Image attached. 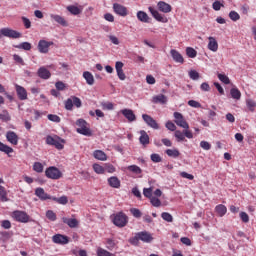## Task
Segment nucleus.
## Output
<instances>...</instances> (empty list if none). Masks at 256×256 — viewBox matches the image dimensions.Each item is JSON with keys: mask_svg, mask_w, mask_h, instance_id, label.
Segmentation results:
<instances>
[{"mask_svg": "<svg viewBox=\"0 0 256 256\" xmlns=\"http://www.w3.org/2000/svg\"><path fill=\"white\" fill-rule=\"evenodd\" d=\"M153 239V234H151V232L141 231L137 232L134 237L129 238L128 241L130 245L139 247L140 241H142V243H152Z\"/></svg>", "mask_w": 256, "mask_h": 256, "instance_id": "1", "label": "nucleus"}, {"mask_svg": "<svg viewBox=\"0 0 256 256\" xmlns=\"http://www.w3.org/2000/svg\"><path fill=\"white\" fill-rule=\"evenodd\" d=\"M174 123L184 129V135L187 139H193V132L189 130V123L185 120V117L180 112H174Z\"/></svg>", "mask_w": 256, "mask_h": 256, "instance_id": "2", "label": "nucleus"}, {"mask_svg": "<svg viewBox=\"0 0 256 256\" xmlns=\"http://www.w3.org/2000/svg\"><path fill=\"white\" fill-rule=\"evenodd\" d=\"M112 223L116 227H126L127 223H129V217L124 212H117L116 214H113L112 216Z\"/></svg>", "mask_w": 256, "mask_h": 256, "instance_id": "3", "label": "nucleus"}, {"mask_svg": "<svg viewBox=\"0 0 256 256\" xmlns=\"http://www.w3.org/2000/svg\"><path fill=\"white\" fill-rule=\"evenodd\" d=\"M76 125L78 127L77 133H79L80 135H85L86 137H91V129L89 128V124L87 123V121H85V119H78L76 121Z\"/></svg>", "mask_w": 256, "mask_h": 256, "instance_id": "4", "label": "nucleus"}, {"mask_svg": "<svg viewBox=\"0 0 256 256\" xmlns=\"http://www.w3.org/2000/svg\"><path fill=\"white\" fill-rule=\"evenodd\" d=\"M63 143H65V140L61 139V137L59 136H47L46 137V144L47 145H52L53 147H55L56 149H58L59 151H61V149H63L65 146L63 145Z\"/></svg>", "mask_w": 256, "mask_h": 256, "instance_id": "5", "label": "nucleus"}, {"mask_svg": "<svg viewBox=\"0 0 256 256\" xmlns=\"http://www.w3.org/2000/svg\"><path fill=\"white\" fill-rule=\"evenodd\" d=\"M45 175L48 179H53L57 181L58 179H61L63 177V173L59 168L55 166H50L45 170Z\"/></svg>", "mask_w": 256, "mask_h": 256, "instance_id": "6", "label": "nucleus"}, {"mask_svg": "<svg viewBox=\"0 0 256 256\" xmlns=\"http://www.w3.org/2000/svg\"><path fill=\"white\" fill-rule=\"evenodd\" d=\"M12 217L18 223H29V220L31 219V217L29 216V214H27V212L21 211V210L14 211L12 213Z\"/></svg>", "mask_w": 256, "mask_h": 256, "instance_id": "7", "label": "nucleus"}, {"mask_svg": "<svg viewBox=\"0 0 256 256\" xmlns=\"http://www.w3.org/2000/svg\"><path fill=\"white\" fill-rule=\"evenodd\" d=\"M1 35L3 37H8L9 39H20L21 32H17V30H13L11 28H2Z\"/></svg>", "mask_w": 256, "mask_h": 256, "instance_id": "8", "label": "nucleus"}, {"mask_svg": "<svg viewBox=\"0 0 256 256\" xmlns=\"http://www.w3.org/2000/svg\"><path fill=\"white\" fill-rule=\"evenodd\" d=\"M148 10L151 13L152 17H154V19H156V21H158L159 23H168L169 22V19H167V17H165V15L159 13V11H157L155 8L150 6L148 8Z\"/></svg>", "mask_w": 256, "mask_h": 256, "instance_id": "9", "label": "nucleus"}, {"mask_svg": "<svg viewBox=\"0 0 256 256\" xmlns=\"http://www.w3.org/2000/svg\"><path fill=\"white\" fill-rule=\"evenodd\" d=\"M113 11L114 13H116V15H119L120 17H127L129 15V10L127 9V7L119 3L113 4Z\"/></svg>", "mask_w": 256, "mask_h": 256, "instance_id": "10", "label": "nucleus"}, {"mask_svg": "<svg viewBox=\"0 0 256 256\" xmlns=\"http://www.w3.org/2000/svg\"><path fill=\"white\" fill-rule=\"evenodd\" d=\"M15 91H16V95L20 101H27L28 94H27V89H25V87H23L19 84H15Z\"/></svg>", "mask_w": 256, "mask_h": 256, "instance_id": "11", "label": "nucleus"}, {"mask_svg": "<svg viewBox=\"0 0 256 256\" xmlns=\"http://www.w3.org/2000/svg\"><path fill=\"white\" fill-rule=\"evenodd\" d=\"M52 241L56 245H67V244H69L68 236H65L63 234H55L54 236H52Z\"/></svg>", "mask_w": 256, "mask_h": 256, "instance_id": "12", "label": "nucleus"}, {"mask_svg": "<svg viewBox=\"0 0 256 256\" xmlns=\"http://www.w3.org/2000/svg\"><path fill=\"white\" fill-rule=\"evenodd\" d=\"M142 119L148 127H151L152 129H159V124L149 114H143Z\"/></svg>", "mask_w": 256, "mask_h": 256, "instance_id": "13", "label": "nucleus"}, {"mask_svg": "<svg viewBox=\"0 0 256 256\" xmlns=\"http://www.w3.org/2000/svg\"><path fill=\"white\" fill-rule=\"evenodd\" d=\"M53 45V42H49L47 40H40L38 42V51L39 53H49V47Z\"/></svg>", "mask_w": 256, "mask_h": 256, "instance_id": "14", "label": "nucleus"}, {"mask_svg": "<svg viewBox=\"0 0 256 256\" xmlns=\"http://www.w3.org/2000/svg\"><path fill=\"white\" fill-rule=\"evenodd\" d=\"M35 195L40 199V201H47V199H53L51 195L45 192V189L39 187L35 189Z\"/></svg>", "mask_w": 256, "mask_h": 256, "instance_id": "15", "label": "nucleus"}, {"mask_svg": "<svg viewBox=\"0 0 256 256\" xmlns=\"http://www.w3.org/2000/svg\"><path fill=\"white\" fill-rule=\"evenodd\" d=\"M170 55L175 63H180V65L185 63V58H183V55H181L179 51L172 49L170 50Z\"/></svg>", "mask_w": 256, "mask_h": 256, "instance_id": "16", "label": "nucleus"}, {"mask_svg": "<svg viewBox=\"0 0 256 256\" xmlns=\"http://www.w3.org/2000/svg\"><path fill=\"white\" fill-rule=\"evenodd\" d=\"M6 139L8 143H11V145H18L19 143V136L13 131H8L6 133Z\"/></svg>", "mask_w": 256, "mask_h": 256, "instance_id": "17", "label": "nucleus"}, {"mask_svg": "<svg viewBox=\"0 0 256 256\" xmlns=\"http://www.w3.org/2000/svg\"><path fill=\"white\" fill-rule=\"evenodd\" d=\"M157 7L161 13H171V11H173V7L165 1H159Z\"/></svg>", "mask_w": 256, "mask_h": 256, "instance_id": "18", "label": "nucleus"}, {"mask_svg": "<svg viewBox=\"0 0 256 256\" xmlns=\"http://www.w3.org/2000/svg\"><path fill=\"white\" fill-rule=\"evenodd\" d=\"M121 113L130 123L137 120V116H135V113L131 109H123Z\"/></svg>", "mask_w": 256, "mask_h": 256, "instance_id": "19", "label": "nucleus"}, {"mask_svg": "<svg viewBox=\"0 0 256 256\" xmlns=\"http://www.w3.org/2000/svg\"><path fill=\"white\" fill-rule=\"evenodd\" d=\"M208 49L210 51H213V53H217L218 49H219V43H217V40L215 39V37L210 36L208 38Z\"/></svg>", "mask_w": 256, "mask_h": 256, "instance_id": "20", "label": "nucleus"}, {"mask_svg": "<svg viewBox=\"0 0 256 256\" xmlns=\"http://www.w3.org/2000/svg\"><path fill=\"white\" fill-rule=\"evenodd\" d=\"M38 77L40 79H50L51 78V72L45 68L44 66L40 67L37 72Z\"/></svg>", "mask_w": 256, "mask_h": 256, "instance_id": "21", "label": "nucleus"}, {"mask_svg": "<svg viewBox=\"0 0 256 256\" xmlns=\"http://www.w3.org/2000/svg\"><path fill=\"white\" fill-rule=\"evenodd\" d=\"M108 185L113 189H119L121 187V180L117 176H111L108 178Z\"/></svg>", "mask_w": 256, "mask_h": 256, "instance_id": "22", "label": "nucleus"}, {"mask_svg": "<svg viewBox=\"0 0 256 256\" xmlns=\"http://www.w3.org/2000/svg\"><path fill=\"white\" fill-rule=\"evenodd\" d=\"M62 221H63V223L68 225V227H70V229H75V227L79 226V221L75 218L64 217V218H62Z\"/></svg>", "mask_w": 256, "mask_h": 256, "instance_id": "23", "label": "nucleus"}, {"mask_svg": "<svg viewBox=\"0 0 256 256\" xmlns=\"http://www.w3.org/2000/svg\"><path fill=\"white\" fill-rule=\"evenodd\" d=\"M50 17L58 23V25H61L62 27H67L69 24L67 23V20H65L61 15L57 14H51Z\"/></svg>", "mask_w": 256, "mask_h": 256, "instance_id": "24", "label": "nucleus"}, {"mask_svg": "<svg viewBox=\"0 0 256 256\" xmlns=\"http://www.w3.org/2000/svg\"><path fill=\"white\" fill-rule=\"evenodd\" d=\"M94 159H97L98 161H107V154L103 152V150H95L93 152Z\"/></svg>", "mask_w": 256, "mask_h": 256, "instance_id": "25", "label": "nucleus"}, {"mask_svg": "<svg viewBox=\"0 0 256 256\" xmlns=\"http://www.w3.org/2000/svg\"><path fill=\"white\" fill-rule=\"evenodd\" d=\"M153 103H160V105H166L167 103V96L163 94L156 95L152 98Z\"/></svg>", "mask_w": 256, "mask_h": 256, "instance_id": "26", "label": "nucleus"}, {"mask_svg": "<svg viewBox=\"0 0 256 256\" xmlns=\"http://www.w3.org/2000/svg\"><path fill=\"white\" fill-rule=\"evenodd\" d=\"M215 211L218 217H225V215L227 214V206L219 204L215 207Z\"/></svg>", "mask_w": 256, "mask_h": 256, "instance_id": "27", "label": "nucleus"}, {"mask_svg": "<svg viewBox=\"0 0 256 256\" xmlns=\"http://www.w3.org/2000/svg\"><path fill=\"white\" fill-rule=\"evenodd\" d=\"M83 77L87 83V85H94L95 84V77H93V74L89 71L83 72Z\"/></svg>", "mask_w": 256, "mask_h": 256, "instance_id": "28", "label": "nucleus"}, {"mask_svg": "<svg viewBox=\"0 0 256 256\" xmlns=\"http://www.w3.org/2000/svg\"><path fill=\"white\" fill-rule=\"evenodd\" d=\"M140 135L139 141L141 145H149V134L145 130H141Z\"/></svg>", "mask_w": 256, "mask_h": 256, "instance_id": "29", "label": "nucleus"}, {"mask_svg": "<svg viewBox=\"0 0 256 256\" xmlns=\"http://www.w3.org/2000/svg\"><path fill=\"white\" fill-rule=\"evenodd\" d=\"M67 11H69L71 15H81L83 10L78 6L70 5V6H67Z\"/></svg>", "mask_w": 256, "mask_h": 256, "instance_id": "30", "label": "nucleus"}, {"mask_svg": "<svg viewBox=\"0 0 256 256\" xmlns=\"http://www.w3.org/2000/svg\"><path fill=\"white\" fill-rule=\"evenodd\" d=\"M165 153L168 155V157H172L173 159H177V157L181 155V152H179L177 148L167 149Z\"/></svg>", "mask_w": 256, "mask_h": 256, "instance_id": "31", "label": "nucleus"}, {"mask_svg": "<svg viewBox=\"0 0 256 256\" xmlns=\"http://www.w3.org/2000/svg\"><path fill=\"white\" fill-rule=\"evenodd\" d=\"M137 19H138V21H141L142 23H149V15H147L143 11L137 12Z\"/></svg>", "mask_w": 256, "mask_h": 256, "instance_id": "32", "label": "nucleus"}, {"mask_svg": "<svg viewBox=\"0 0 256 256\" xmlns=\"http://www.w3.org/2000/svg\"><path fill=\"white\" fill-rule=\"evenodd\" d=\"M0 201H2V203H7V201H9V198L7 197V189H5V187L1 185H0Z\"/></svg>", "mask_w": 256, "mask_h": 256, "instance_id": "33", "label": "nucleus"}, {"mask_svg": "<svg viewBox=\"0 0 256 256\" xmlns=\"http://www.w3.org/2000/svg\"><path fill=\"white\" fill-rule=\"evenodd\" d=\"M230 95L232 99H235L236 101H239V99H241V91L238 88H231Z\"/></svg>", "mask_w": 256, "mask_h": 256, "instance_id": "34", "label": "nucleus"}, {"mask_svg": "<svg viewBox=\"0 0 256 256\" xmlns=\"http://www.w3.org/2000/svg\"><path fill=\"white\" fill-rule=\"evenodd\" d=\"M0 121H3L4 123H9V121H11L9 111L3 110L2 113H0Z\"/></svg>", "mask_w": 256, "mask_h": 256, "instance_id": "35", "label": "nucleus"}, {"mask_svg": "<svg viewBox=\"0 0 256 256\" xmlns=\"http://www.w3.org/2000/svg\"><path fill=\"white\" fill-rule=\"evenodd\" d=\"M52 201H55L59 205H67V203H69V198H67V196H61L60 198L52 197Z\"/></svg>", "mask_w": 256, "mask_h": 256, "instance_id": "36", "label": "nucleus"}, {"mask_svg": "<svg viewBox=\"0 0 256 256\" xmlns=\"http://www.w3.org/2000/svg\"><path fill=\"white\" fill-rule=\"evenodd\" d=\"M128 171H130L131 173H134L135 175H141V173H143V170L141 169V167L137 166V165H130L127 167Z\"/></svg>", "mask_w": 256, "mask_h": 256, "instance_id": "37", "label": "nucleus"}, {"mask_svg": "<svg viewBox=\"0 0 256 256\" xmlns=\"http://www.w3.org/2000/svg\"><path fill=\"white\" fill-rule=\"evenodd\" d=\"M101 107L103 111H113L115 109L113 102H101Z\"/></svg>", "mask_w": 256, "mask_h": 256, "instance_id": "38", "label": "nucleus"}, {"mask_svg": "<svg viewBox=\"0 0 256 256\" xmlns=\"http://www.w3.org/2000/svg\"><path fill=\"white\" fill-rule=\"evenodd\" d=\"M0 151L9 156L10 153H13V148L7 146V144H3V142H0Z\"/></svg>", "mask_w": 256, "mask_h": 256, "instance_id": "39", "label": "nucleus"}, {"mask_svg": "<svg viewBox=\"0 0 256 256\" xmlns=\"http://www.w3.org/2000/svg\"><path fill=\"white\" fill-rule=\"evenodd\" d=\"M16 49H23L24 51H31V43L29 42H22L19 45L14 46Z\"/></svg>", "mask_w": 256, "mask_h": 256, "instance_id": "40", "label": "nucleus"}, {"mask_svg": "<svg viewBox=\"0 0 256 256\" xmlns=\"http://www.w3.org/2000/svg\"><path fill=\"white\" fill-rule=\"evenodd\" d=\"M186 55H187V57H190V59H195V57H197V50H195L192 47H187Z\"/></svg>", "mask_w": 256, "mask_h": 256, "instance_id": "41", "label": "nucleus"}, {"mask_svg": "<svg viewBox=\"0 0 256 256\" xmlns=\"http://www.w3.org/2000/svg\"><path fill=\"white\" fill-rule=\"evenodd\" d=\"M43 169H45V167L41 162H34L33 171H35L36 173H43Z\"/></svg>", "mask_w": 256, "mask_h": 256, "instance_id": "42", "label": "nucleus"}, {"mask_svg": "<svg viewBox=\"0 0 256 256\" xmlns=\"http://www.w3.org/2000/svg\"><path fill=\"white\" fill-rule=\"evenodd\" d=\"M93 169L97 173V175H104L105 173V167L99 164H93Z\"/></svg>", "mask_w": 256, "mask_h": 256, "instance_id": "43", "label": "nucleus"}, {"mask_svg": "<svg viewBox=\"0 0 256 256\" xmlns=\"http://www.w3.org/2000/svg\"><path fill=\"white\" fill-rule=\"evenodd\" d=\"M246 106L249 109V111H251L253 113V111H255V107H256L255 100H253V99L246 100Z\"/></svg>", "mask_w": 256, "mask_h": 256, "instance_id": "44", "label": "nucleus"}, {"mask_svg": "<svg viewBox=\"0 0 256 256\" xmlns=\"http://www.w3.org/2000/svg\"><path fill=\"white\" fill-rule=\"evenodd\" d=\"M161 217L163 219V221H166L167 223H173V215H171L168 212H163L161 214Z\"/></svg>", "mask_w": 256, "mask_h": 256, "instance_id": "45", "label": "nucleus"}, {"mask_svg": "<svg viewBox=\"0 0 256 256\" xmlns=\"http://www.w3.org/2000/svg\"><path fill=\"white\" fill-rule=\"evenodd\" d=\"M65 110L66 111H73V98H68L65 102Z\"/></svg>", "mask_w": 256, "mask_h": 256, "instance_id": "46", "label": "nucleus"}, {"mask_svg": "<svg viewBox=\"0 0 256 256\" xmlns=\"http://www.w3.org/2000/svg\"><path fill=\"white\" fill-rule=\"evenodd\" d=\"M47 119L52 121V123H61V117L56 114H48Z\"/></svg>", "mask_w": 256, "mask_h": 256, "instance_id": "47", "label": "nucleus"}, {"mask_svg": "<svg viewBox=\"0 0 256 256\" xmlns=\"http://www.w3.org/2000/svg\"><path fill=\"white\" fill-rule=\"evenodd\" d=\"M150 159L153 163H161L163 161V158H161V155L157 153L151 154Z\"/></svg>", "mask_w": 256, "mask_h": 256, "instance_id": "48", "label": "nucleus"}, {"mask_svg": "<svg viewBox=\"0 0 256 256\" xmlns=\"http://www.w3.org/2000/svg\"><path fill=\"white\" fill-rule=\"evenodd\" d=\"M130 213L133 215V217H135L136 219H141V216L143 215V213H141V210L137 209V208H131L130 209Z\"/></svg>", "mask_w": 256, "mask_h": 256, "instance_id": "49", "label": "nucleus"}, {"mask_svg": "<svg viewBox=\"0 0 256 256\" xmlns=\"http://www.w3.org/2000/svg\"><path fill=\"white\" fill-rule=\"evenodd\" d=\"M218 79L224 83V85H229V83H231V80L229 79V77L225 74H218Z\"/></svg>", "mask_w": 256, "mask_h": 256, "instance_id": "50", "label": "nucleus"}, {"mask_svg": "<svg viewBox=\"0 0 256 256\" xmlns=\"http://www.w3.org/2000/svg\"><path fill=\"white\" fill-rule=\"evenodd\" d=\"M116 171L117 169L115 166H113V164H106L104 166V173H115Z\"/></svg>", "mask_w": 256, "mask_h": 256, "instance_id": "51", "label": "nucleus"}, {"mask_svg": "<svg viewBox=\"0 0 256 256\" xmlns=\"http://www.w3.org/2000/svg\"><path fill=\"white\" fill-rule=\"evenodd\" d=\"M97 255L98 256H115L111 252L103 249V248H98L97 249Z\"/></svg>", "mask_w": 256, "mask_h": 256, "instance_id": "52", "label": "nucleus"}, {"mask_svg": "<svg viewBox=\"0 0 256 256\" xmlns=\"http://www.w3.org/2000/svg\"><path fill=\"white\" fill-rule=\"evenodd\" d=\"M46 217L49 219V221H57V214H55V212L52 210H48L46 212Z\"/></svg>", "mask_w": 256, "mask_h": 256, "instance_id": "53", "label": "nucleus"}, {"mask_svg": "<svg viewBox=\"0 0 256 256\" xmlns=\"http://www.w3.org/2000/svg\"><path fill=\"white\" fill-rule=\"evenodd\" d=\"M174 136L176 137V139H178V141H185V133L181 132V130H176Z\"/></svg>", "mask_w": 256, "mask_h": 256, "instance_id": "54", "label": "nucleus"}, {"mask_svg": "<svg viewBox=\"0 0 256 256\" xmlns=\"http://www.w3.org/2000/svg\"><path fill=\"white\" fill-rule=\"evenodd\" d=\"M143 195H144V197L151 199L153 197V188H144Z\"/></svg>", "mask_w": 256, "mask_h": 256, "instance_id": "55", "label": "nucleus"}, {"mask_svg": "<svg viewBox=\"0 0 256 256\" xmlns=\"http://www.w3.org/2000/svg\"><path fill=\"white\" fill-rule=\"evenodd\" d=\"M229 17L231 21H239V19H241V16L236 11H230Z\"/></svg>", "mask_w": 256, "mask_h": 256, "instance_id": "56", "label": "nucleus"}, {"mask_svg": "<svg viewBox=\"0 0 256 256\" xmlns=\"http://www.w3.org/2000/svg\"><path fill=\"white\" fill-rule=\"evenodd\" d=\"M72 103L77 108L81 107L82 105L81 99L77 96H72Z\"/></svg>", "mask_w": 256, "mask_h": 256, "instance_id": "57", "label": "nucleus"}, {"mask_svg": "<svg viewBox=\"0 0 256 256\" xmlns=\"http://www.w3.org/2000/svg\"><path fill=\"white\" fill-rule=\"evenodd\" d=\"M189 77L190 79H192L193 81H197V79H199V72H197L196 70H191L189 72Z\"/></svg>", "mask_w": 256, "mask_h": 256, "instance_id": "58", "label": "nucleus"}, {"mask_svg": "<svg viewBox=\"0 0 256 256\" xmlns=\"http://www.w3.org/2000/svg\"><path fill=\"white\" fill-rule=\"evenodd\" d=\"M150 199V202L153 205V207H161V200H159V198L152 197Z\"/></svg>", "mask_w": 256, "mask_h": 256, "instance_id": "59", "label": "nucleus"}, {"mask_svg": "<svg viewBox=\"0 0 256 256\" xmlns=\"http://www.w3.org/2000/svg\"><path fill=\"white\" fill-rule=\"evenodd\" d=\"M13 59L15 63H18V65H25V61H23V58L21 56L14 54Z\"/></svg>", "mask_w": 256, "mask_h": 256, "instance_id": "60", "label": "nucleus"}, {"mask_svg": "<svg viewBox=\"0 0 256 256\" xmlns=\"http://www.w3.org/2000/svg\"><path fill=\"white\" fill-rule=\"evenodd\" d=\"M240 219L243 223H249V214L246 212H240Z\"/></svg>", "mask_w": 256, "mask_h": 256, "instance_id": "61", "label": "nucleus"}, {"mask_svg": "<svg viewBox=\"0 0 256 256\" xmlns=\"http://www.w3.org/2000/svg\"><path fill=\"white\" fill-rule=\"evenodd\" d=\"M55 87H56L57 91H65L66 85L62 81H58L55 83Z\"/></svg>", "mask_w": 256, "mask_h": 256, "instance_id": "62", "label": "nucleus"}, {"mask_svg": "<svg viewBox=\"0 0 256 256\" xmlns=\"http://www.w3.org/2000/svg\"><path fill=\"white\" fill-rule=\"evenodd\" d=\"M200 147H201L202 149H204V151H209V150L211 149V145H210V143L207 142V141H201V142H200Z\"/></svg>", "mask_w": 256, "mask_h": 256, "instance_id": "63", "label": "nucleus"}, {"mask_svg": "<svg viewBox=\"0 0 256 256\" xmlns=\"http://www.w3.org/2000/svg\"><path fill=\"white\" fill-rule=\"evenodd\" d=\"M188 105L190 107H194L195 109H201V103L195 101V100H190L188 101Z\"/></svg>", "mask_w": 256, "mask_h": 256, "instance_id": "64", "label": "nucleus"}]
</instances>
